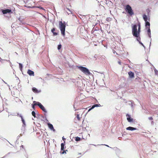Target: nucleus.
I'll list each match as a JSON object with an SVG mask.
<instances>
[{
    "instance_id": "e433bc0d",
    "label": "nucleus",
    "mask_w": 158,
    "mask_h": 158,
    "mask_svg": "<svg viewBox=\"0 0 158 158\" xmlns=\"http://www.w3.org/2000/svg\"><path fill=\"white\" fill-rule=\"evenodd\" d=\"M156 73H157V72H158V71H157V70H156Z\"/></svg>"
},
{
    "instance_id": "f03ea898",
    "label": "nucleus",
    "mask_w": 158,
    "mask_h": 158,
    "mask_svg": "<svg viewBox=\"0 0 158 158\" xmlns=\"http://www.w3.org/2000/svg\"><path fill=\"white\" fill-rule=\"evenodd\" d=\"M59 28L60 29L61 34L64 36L65 35V25L64 23H63L62 21H60L59 22Z\"/></svg>"
},
{
    "instance_id": "a878e982",
    "label": "nucleus",
    "mask_w": 158,
    "mask_h": 158,
    "mask_svg": "<svg viewBox=\"0 0 158 158\" xmlns=\"http://www.w3.org/2000/svg\"><path fill=\"white\" fill-rule=\"evenodd\" d=\"M61 48V44H59L58 45V50L60 49Z\"/></svg>"
},
{
    "instance_id": "4be33fe9",
    "label": "nucleus",
    "mask_w": 158,
    "mask_h": 158,
    "mask_svg": "<svg viewBox=\"0 0 158 158\" xmlns=\"http://www.w3.org/2000/svg\"><path fill=\"white\" fill-rule=\"evenodd\" d=\"M19 69L21 70H22L23 68V66L21 64L19 63Z\"/></svg>"
},
{
    "instance_id": "cd10ccee",
    "label": "nucleus",
    "mask_w": 158,
    "mask_h": 158,
    "mask_svg": "<svg viewBox=\"0 0 158 158\" xmlns=\"http://www.w3.org/2000/svg\"><path fill=\"white\" fill-rule=\"evenodd\" d=\"M21 120H22V123H23L24 125H25V121H24V119H22Z\"/></svg>"
},
{
    "instance_id": "20e7f679",
    "label": "nucleus",
    "mask_w": 158,
    "mask_h": 158,
    "mask_svg": "<svg viewBox=\"0 0 158 158\" xmlns=\"http://www.w3.org/2000/svg\"><path fill=\"white\" fill-rule=\"evenodd\" d=\"M78 67L80 70L84 73L85 75H88L90 74L91 73L90 72L86 67L81 66H78Z\"/></svg>"
},
{
    "instance_id": "b1692460",
    "label": "nucleus",
    "mask_w": 158,
    "mask_h": 158,
    "mask_svg": "<svg viewBox=\"0 0 158 158\" xmlns=\"http://www.w3.org/2000/svg\"><path fill=\"white\" fill-rule=\"evenodd\" d=\"M31 114H32V116H33L35 118L36 117V116H35V111H32V112Z\"/></svg>"
},
{
    "instance_id": "5701e85b",
    "label": "nucleus",
    "mask_w": 158,
    "mask_h": 158,
    "mask_svg": "<svg viewBox=\"0 0 158 158\" xmlns=\"http://www.w3.org/2000/svg\"><path fill=\"white\" fill-rule=\"evenodd\" d=\"M32 90L34 92H37V89L35 87L33 88Z\"/></svg>"
},
{
    "instance_id": "f8f14e48",
    "label": "nucleus",
    "mask_w": 158,
    "mask_h": 158,
    "mask_svg": "<svg viewBox=\"0 0 158 158\" xmlns=\"http://www.w3.org/2000/svg\"><path fill=\"white\" fill-rule=\"evenodd\" d=\"M48 125L49 128H50L51 130H53L54 131H55V129H54L53 126L52 124L50 123H48Z\"/></svg>"
},
{
    "instance_id": "f3484780",
    "label": "nucleus",
    "mask_w": 158,
    "mask_h": 158,
    "mask_svg": "<svg viewBox=\"0 0 158 158\" xmlns=\"http://www.w3.org/2000/svg\"><path fill=\"white\" fill-rule=\"evenodd\" d=\"M82 114V113L80 115V114H77V118L78 121L80 120V119L81 118V116Z\"/></svg>"
},
{
    "instance_id": "0eeeda50",
    "label": "nucleus",
    "mask_w": 158,
    "mask_h": 158,
    "mask_svg": "<svg viewBox=\"0 0 158 158\" xmlns=\"http://www.w3.org/2000/svg\"><path fill=\"white\" fill-rule=\"evenodd\" d=\"M11 10L10 9H7L4 10H2V13L3 14H5L7 13L11 12Z\"/></svg>"
},
{
    "instance_id": "6e6552de",
    "label": "nucleus",
    "mask_w": 158,
    "mask_h": 158,
    "mask_svg": "<svg viewBox=\"0 0 158 158\" xmlns=\"http://www.w3.org/2000/svg\"><path fill=\"white\" fill-rule=\"evenodd\" d=\"M27 73L30 76H34V72L33 71H32L30 69L28 70Z\"/></svg>"
},
{
    "instance_id": "9b49d317",
    "label": "nucleus",
    "mask_w": 158,
    "mask_h": 158,
    "mask_svg": "<svg viewBox=\"0 0 158 158\" xmlns=\"http://www.w3.org/2000/svg\"><path fill=\"white\" fill-rule=\"evenodd\" d=\"M64 143H62L61 144V151H62V150L63 151V152H62V154H64V153H66L65 151L64 150Z\"/></svg>"
},
{
    "instance_id": "39448f33",
    "label": "nucleus",
    "mask_w": 158,
    "mask_h": 158,
    "mask_svg": "<svg viewBox=\"0 0 158 158\" xmlns=\"http://www.w3.org/2000/svg\"><path fill=\"white\" fill-rule=\"evenodd\" d=\"M38 106L40 107V108L44 112H46V111L43 105L40 103H39L38 104Z\"/></svg>"
},
{
    "instance_id": "bb28decb",
    "label": "nucleus",
    "mask_w": 158,
    "mask_h": 158,
    "mask_svg": "<svg viewBox=\"0 0 158 158\" xmlns=\"http://www.w3.org/2000/svg\"><path fill=\"white\" fill-rule=\"evenodd\" d=\"M148 118L149 120H152L153 119V118L152 117H149Z\"/></svg>"
},
{
    "instance_id": "393cba45",
    "label": "nucleus",
    "mask_w": 158,
    "mask_h": 158,
    "mask_svg": "<svg viewBox=\"0 0 158 158\" xmlns=\"http://www.w3.org/2000/svg\"><path fill=\"white\" fill-rule=\"evenodd\" d=\"M33 102L35 103L33 104V105L35 106L36 105H38V104L39 103H40L39 102H36V101H34Z\"/></svg>"
},
{
    "instance_id": "1a4fd4ad",
    "label": "nucleus",
    "mask_w": 158,
    "mask_h": 158,
    "mask_svg": "<svg viewBox=\"0 0 158 158\" xmlns=\"http://www.w3.org/2000/svg\"><path fill=\"white\" fill-rule=\"evenodd\" d=\"M128 74L129 75L130 78H133L134 77V74L131 71L129 72L128 73Z\"/></svg>"
},
{
    "instance_id": "ddd939ff",
    "label": "nucleus",
    "mask_w": 158,
    "mask_h": 158,
    "mask_svg": "<svg viewBox=\"0 0 158 158\" xmlns=\"http://www.w3.org/2000/svg\"><path fill=\"white\" fill-rule=\"evenodd\" d=\"M136 128L131 127H129L126 128V130H127L133 131L136 130Z\"/></svg>"
},
{
    "instance_id": "a211bd4d",
    "label": "nucleus",
    "mask_w": 158,
    "mask_h": 158,
    "mask_svg": "<svg viewBox=\"0 0 158 158\" xmlns=\"http://www.w3.org/2000/svg\"><path fill=\"white\" fill-rule=\"evenodd\" d=\"M148 34L149 37L150 38L151 37V30L149 27H148Z\"/></svg>"
},
{
    "instance_id": "f704fd0d",
    "label": "nucleus",
    "mask_w": 158,
    "mask_h": 158,
    "mask_svg": "<svg viewBox=\"0 0 158 158\" xmlns=\"http://www.w3.org/2000/svg\"><path fill=\"white\" fill-rule=\"evenodd\" d=\"M153 123V122L152 121L151 122V123H152V124Z\"/></svg>"
},
{
    "instance_id": "72a5a7b5",
    "label": "nucleus",
    "mask_w": 158,
    "mask_h": 158,
    "mask_svg": "<svg viewBox=\"0 0 158 158\" xmlns=\"http://www.w3.org/2000/svg\"><path fill=\"white\" fill-rule=\"evenodd\" d=\"M21 147L23 148H24V146L23 145H22L21 146Z\"/></svg>"
},
{
    "instance_id": "7ed1b4c3",
    "label": "nucleus",
    "mask_w": 158,
    "mask_h": 158,
    "mask_svg": "<svg viewBox=\"0 0 158 158\" xmlns=\"http://www.w3.org/2000/svg\"><path fill=\"white\" fill-rule=\"evenodd\" d=\"M126 11L130 16L134 15V13L131 7L129 5H127L125 6V8Z\"/></svg>"
},
{
    "instance_id": "c756f323",
    "label": "nucleus",
    "mask_w": 158,
    "mask_h": 158,
    "mask_svg": "<svg viewBox=\"0 0 158 158\" xmlns=\"http://www.w3.org/2000/svg\"><path fill=\"white\" fill-rule=\"evenodd\" d=\"M19 116L21 117V119H23V116L21 115V114H20L19 115Z\"/></svg>"
},
{
    "instance_id": "c9c22d12",
    "label": "nucleus",
    "mask_w": 158,
    "mask_h": 158,
    "mask_svg": "<svg viewBox=\"0 0 158 158\" xmlns=\"http://www.w3.org/2000/svg\"><path fill=\"white\" fill-rule=\"evenodd\" d=\"M156 70L155 71V73L156 74Z\"/></svg>"
},
{
    "instance_id": "7c9ffc66",
    "label": "nucleus",
    "mask_w": 158,
    "mask_h": 158,
    "mask_svg": "<svg viewBox=\"0 0 158 158\" xmlns=\"http://www.w3.org/2000/svg\"><path fill=\"white\" fill-rule=\"evenodd\" d=\"M35 106H34L33 104L32 105V107L34 109H35Z\"/></svg>"
},
{
    "instance_id": "4c0bfd02",
    "label": "nucleus",
    "mask_w": 158,
    "mask_h": 158,
    "mask_svg": "<svg viewBox=\"0 0 158 158\" xmlns=\"http://www.w3.org/2000/svg\"><path fill=\"white\" fill-rule=\"evenodd\" d=\"M1 59V58H0V59Z\"/></svg>"
},
{
    "instance_id": "6ab92c4d",
    "label": "nucleus",
    "mask_w": 158,
    "mask_h": 158,
    "mask_svg": "<svg viewBox=\"0 0 158 158\" xmlns=\"http://www.w3.org/2000/svg\"><path fill=\"white\" fill-rule=\"evenodd\" d=\"M143 19L145 21H147L148 20V18L147 16L146 15H143Z\"/></svg>"
},
{
    "instance_id": "2f4dec72",
    "label": "nucleus",
    "mask_w": 158,
    "mask_h": 158,
    "mask_svg": "<svg viewBox=\"0 0 158 158\" xmlns=\"http://www.w3.org/2000/svg\"><path fill=\"white\" fill-rule=\"evenodd\" d=\"M93 108H92V107H91V108L90 109H89V110H88V111L89 112V111L93 109Z\"/></svg>"
},
{
    "instance_id": "aec40b11",
    "label": "nucleus",
    "mask_w": 158,
    "mask_h": 158,
    "mask_svg": "<svg viewBox=\"0 0 158 158\" xmlns=\"http://www.w3.org/2000/svg\"><path fill=\"white\" fill-rule=\"evenodd\" d=\"M100 106H101V105L100 104H95V105H93L92 106V108H94V107H98V106L99 107Z\"/></svg>"
},
{
    "instance_id": "9d476101",
    "label": "nucleus",
    "mask_w": 158,
    "mask_h": 158,
    "mask_svg": "<svg viewBox=\"0 0 158 158\" xmlns=\"http://www.w3.org/2000/svg\"><path fill=\"white\" fill-rule=\"evenodd\" d=\"M65 10L66 11L68 15L72 14V10L67 7H66L65 9Z\"/></svg>"
},
{
    "instance_id": "dca6fc26",
    "label": "nucleus",
    "mask_w": 158,
    "mask_h": 158,
    "mask_svg": "<svg viewBox=\"0 0 158 158\" xmlns=\"http://www.w3.org/2000/svg\"><path fill=\"white\" fill-rule=\"evenodd\" d=\"M145 26L147 28H148V27L150 28V23L148 21H145Z\"/></svg>"
},
{
    "instance_id": "c85d7f7f",
    "label": "nucleus",
    "mask_w": 158,
    "mask_h": 158,
    "mask_svg": "<svg viewBox=\"0 0 158 158\" xmlns=\"http://www.w3.org/2000/svg\"><path fill=\"white\" fill-rule=\"evenodd\" d=\"M66 139L65 138H64V137H62V140H63V141H64V143L65 142V140Z\"/></svg>"
},
{
    "instance_id": "4468645a",
    "label": "nucleus",
    "mask_w": 158,
    "mask_h": 158,
    "mask_svg": "<svg viewBox=\"0 0 158 158\" xmlns=\"http://www.w3.org/2000/svg\"><path fill=\"white\" fill-rule=\"evenodd\" d=\"M55 31V28H53L51 30V31L53 33L54 35H58V33L57 32H55L54 31Z\"/></svg>"
},
{
    "instance_id": "423d86ee",
    "label": "nucleus",
    "mask_w": 158,
    "mask_h": 158,
    "mask_svg": "<svg viewBox=\"0 0 158 158\" xmlns=\"http://www.w3.org/2000/svg\"><path fill=\"white\" fill-rule=\"evenodd\" d=\"M126 116L127 117V119L129 122H133V119L132 118H131L130 117V115H129L128 114H127L126 115Z\"/></svg>"
},
{
    "instance_id": "2eb2a0df",
    "label": "nucleus",
    "mask_w": 158,
    "mask_h": 158,
    "mask_svg": "<svg viewBox=\"0 0 158 158\" xmlns=\"http://www.w3.org/2000/svg\"><path fill=\"white\" fill-rule=\"evenodd\" d=\"M137 40L139 41V43L140 44H141L142 46H144V45L140 41L141 38L140 37H139V36L138 37H136Z\"/></svg>"
},
{
    "instance_id": "473e14b6",
    "label": "nucleus",
    "mask_w": 158,
    "mask_h": 158,
    "mask_svg": "<svg viewBox=\"0 0 158 158\" xmlns=\"http://www.w3.org/2000/svg\"><path fill=\"white\" fill-rule=\"evenodd\" d=\"M121 62L120 61H118V63L119 64H121Z\"/></svg>"
},
{
    "instance_id": "f257e3e1",
    "label": "nucleus",
    "mask_w": 158,
    "mask_h": 158,
    "mask_svg": "<svg viewBox=\"0 0 158 158\" xmlns=\"http://www.w3.org/2000/svg\"><path fill=\"white\" fill-rule=\"evenodd\" d=\"M138 30L137 29V26L135 24L132 27V34L135 37H138L140 35V32L141 26L139 23L138 25Z\"/></svg>"
},
{
    "instance_id": "412c9836",
    "label": "nucleus",
    "mask_w": 158,
    "mask_h": 158,
    "mask_svg": "<svg viewBox=\"0 0 158 158\" xmlns=\"http://www.w3.org/2000/svg\"><path fill=\"white\" fill-rule=\"evenodd\" d=\"M75 140L76 141H79L81 140V139L78 137H75Z\"/></svg>"
}]
</instances>
